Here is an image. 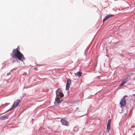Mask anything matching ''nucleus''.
<instances>
[{
    "mask_svg": "<svg viewBox=\"0 0 135 135\" xmlns=\"http://www.w3.org/2000/svg\"><path fill=\"white\" fill-rule=\"evenodd\" d=\"M56 97L62 98L64 96V94L60 88H59L56 91Z\"/></svg>",
    "mask_w": 135,
    "mask_h": 135,
    "instance_id": "3",
    "label": "nucleus"
},
{
    "mask_svg": "<svg viewBox=\"0 0 135 135\" xmlns=\"http://www.w3.org/2000/svg\"><path fill=\"white\" fill-rule=\"evenodd\" d=\"M8 116H3L0 117V119L2 120H4L8 118Z\"/></svg>",
    "mask_w": 135,
    "mask_h": 135,
    "instance_id": "9",
    "label": "nucleus"
},
{
    "mask_svg": "<svg viewBox=\"0 0 135 135\" xmlns=\"http://www.w3.org/2000/svg\"><path fill=\"white\" fill-rule=\"evenodd\" d=\"M62 98L61 97H56L55 101L57 103H61L62 101Z\"/></svg>",
    "mask_w": 135,
    "mask_h": 135,
    "instance_id": "7",
    "label": "nucleus"
},
{
    "mask_svg": "<svg viewBox=\"0 0 135 135\" xmlns=\"http://www.w3.org/2000/svg\"><path fill=\"white\" fill-rule=\"evenodd\" d=\"M21 102V100H20L17 99V100H16L12 106V107L9 109L8 110V111H11L13 109L16 108L18 105Z\"/></svg>",
    "mask_w": 135,
    "mask_h": 135,
    "instance_id": "2",
    "label": "nucleus"
},
{
    "mask_svg": "<svg viewBox=\"0 0 135 135\" xmlns=\"http://www.w3.org/2000/svg\"><path fill=\"white\" fill-rule=\"evenodd\" d=\"M61 122L62 125H63L66 126H68L69 125V122L68 121H67L64 118H61Z\"/></svg>",
    "mask_w": 135,
    "mask_h": 135,
    "instance_id": "4",
    "label": "nucleus"
},
{
    "mask_svg": "<svg viewBox=\"0 0 135 135\" xmlns=\"http://www.w3.org/2000/svg\"><path fill=\"white\" fill-rule=\"evenodd\" d=\"M111 119H109L108 121L107 125H110V124L111 123Z\"/></svg>",
    "mask_w": 135,
    "mask_h": 135,
    "instance_id": "13",
    "label": "nucleus"
},
{
    "mask_svg": "<svg viewBox=\"0 0 135 135\" xmlns=\"http://www.w3.org/2000/svg\"><path fill=\"white\" fill-rule=\"evenodd\" d=\"M126 96V95H125L124 97ZM120 104L121 106H124L126 104V99L123 98L120 101Z\"/></svg>",
    "mask_w": 135,
    "mask_h": 135,
    "instance_id": "6",
    "label": "nucleus"
},
{
    "mask_svg": "<svg viewBox=\"0 0 135 135\" xmlns=\"http://www.w3.org/2000/svg\"><path fill=\"white\" fill-rule=\"evenodd\" d=\"M11 55L13 58L18 59V60L22 61H23L25 59L24 56L18 48L13 50V53L11 54Z\"/></svg>",
    "mask_w": 135,
    "mask_h": 135,
    "instance_id": "1",
    "label": "nucleus"
},
{
    "mask_svg": "<svg viewBox=\"0 0 135 135\" xmlns=\"http://www.w3.org/2000/svg\"><path fill=\"white\" fill-rule=\"evenodd\" d=\"M114 16L113 15H109L105 16L103 20V22H104L105 21L108 19L109 18Z\"/></svg>",
    "mask_w": 135,
    "mask_h": 135,
    "instance_id": "8",
    "label": "nucleus"
},
{
    "mask_svg": "<svg viewBox=\"0 0 135 135\" xmlns=\"http://www.w3.org/2000/svg\"><path fill=\"white\" fill-rule=\"evenodd\" d=\"M126 79L122 81L120 84L119 85V86H123L126 83Z\"/></svg>",
    "mask_w": 135,
    "mask_h": 135,
    "instance_id": "10",
    "label": "nucleus"
},
{
    "mask_svg": "<svg viewBox=\"0 0 135 135\" xmlns=\"http://www.w3.org/2000/svg\"><path fill=\"white\" fill-rule=\"evenodd\" d=\"M110 125H107V129L108 131H109L110 130Z\"/></svg>",
    "mask_w": 135,
    "mask_h": 135,
    "instance_id": "12",
    "label": "nucleus"
},
{
    "mask_svg": "<svg viewBox=\"0 0 135 135\" xmlns=\"http://www.w3.org/2000/svg\"><path fill=\"white\" fill-rule=\"evenodd\" d=\"M82 74V72L80 71L78 72L77 73V75H78V76L79 77H80L81 76Z\"/></svg>",
    "mask_w": 135,
    "mask_h": 135,
    "instance_id": "11",
    "label": "nucleus"
},
{
    "mask_svg": "<svg viewBox=\"0 0 135 135\" xmlns=\"http://www.w3.org/2000/svg\"><path fill=\"white\" fill-rule=\"evenodd\" d=\"M71 83V80L69 78H68L67 79V84L66 85V90H69Z\"/></svg>",
    "mask_w": 135,
    "mask_h": 135,
    "instance_id": "5",
    "label": "nucleus"
}]
</instances>
